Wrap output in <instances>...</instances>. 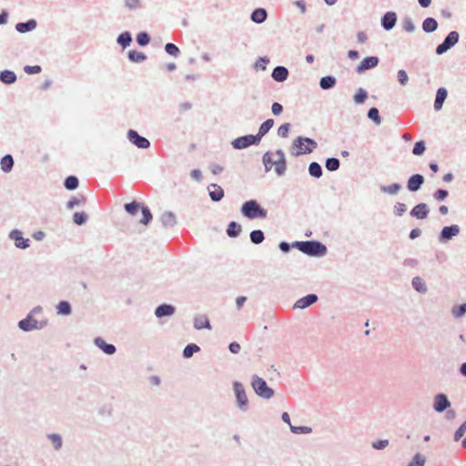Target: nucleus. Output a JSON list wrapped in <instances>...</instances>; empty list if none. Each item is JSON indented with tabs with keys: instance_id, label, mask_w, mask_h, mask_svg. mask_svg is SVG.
Masks as SVG:
<instances>
[{
	"instance_id": "f257e3e1",
	"label": "nucleus",
	"mask_w": 466,
	"mask_h": 466,
	"mask_svg": "<svg viewBox=\"0 0 466 466\" xmlns=\"http://www.w3.org/2000/svg\"><path fill=\"white\" fill-rule=\"evenodd\" d=\"M262 163L266 172L270 171L274 166L275 172L279 177H282L286 173L287 160L282 149H277L275 153L267 151L262 157Z\"/></svg>"
},
{
	"instance_id": "f03ea898",
	"label": "nucleus",
	"mask_w": 466,
	"mask_h": 466,
	"mask_svg": "<svg viewBox=\"0 0 466 466\" xmlns=\"http://www.w3.org/2000/svg\"><path fill=\"white\" fill-rule=\"evenodd\" d=\"M292 246L310 257L320 258L328 252L327 247L318 240L294 241Z\"/></svg>"
},
{
	"instance_id": "7ed1b4c3",
	"label": "nucleus",
	"mask_w": 466,
	"mask_h": 466,
	"mask_svg": "<svg viewBox=\"0 0 466 466\" xmlns=\"http://www.w3.org/2000/svg\"><path fill=\"white\" fill-rule=\"evenodd\" d=\"M318 147V143L310 137H298L291 145L290 153L294 157L310 154Z\"/></svg>"
},
{
	"instance_id": "20e7f679",
	"label": "nucleus",
	"mask_w": 466,
	"mask_h": 466,
	"mask_svg": "<svg viewBox=\"0 0 466 466\" xmlns=\"http://www.w3.org/2000/svg\"><path fill=\"white\" fill-rule=\"evenodd\" d=\"M240 211L242 215L248 219L265 218L268 215L267 209L262 208L255 199L244 202Z\"/></svg>"
},
{
	"instance_id": "39448f33",
	"label": "nucleus",
	"mask_w": 466,
	"mask_h": 466,
	"mask_svg": "<svg viewBox=\"0 0 466 466\" xmlns=\"http://www.w3.org/2000/svg\"><path fill=\"white\" fill-rule=\"evenodd\" d=\"M251 387L255 393L265 400H269L274 396V390L268 386L266 380L258 375L251 377Z\"/></svg>"
},
{
	"instance_id": "423d86ee",
	"label": "nucleus",
	"mask_w": 466,
	"mask_h": 466,
	"mask_svg": "<svg viewBox=\"0 0 466 466\" xmlns=\"http://www.w3.org/2000/svg\"><path fill=\"white\" fill-rule=\"evenodd\" d=\"M48 320L46 319L43 320H36L31 315H26V317L18 321V328L25 331L30 332L33 330H39L47 326Z\"/></svg>"
},
{
	"instance_id": "0eeeda50",
	"label": "nucleus",
	"mask_w": 466,
	"mask_h": 466,
	"mask_svg": "<svg viewBox=\"0 0 466 466\" xmlns=\"http://www.w3.org/2000/svg\"><path fill=\"white\" fill-rule=\"evenodd\" d=\"M233 390L236 397L237 407L241 411H247L248 410V399L243 384L239 381H234Z\"/></svg>"
},
{
	"instance_id": "6e6552de",
	"label": "nucleus",
	"mask_w": 466,
	"mask_h": 466,
	"mask_svg": "<svg viewBox=\"0 0 466 466\" xmlns=\"http://www.w3.org/2000/svg\"><path fill=\"white\" fill-rule=\"evenodd\" d=\"M460 39V35L457 31L450 32L444 38V41L436 47V54L438 56L443 55L451 47H453Z\"/></svg>"
},
{
	"instance_id": "1a4fd4ad",
	"label": "nucleus",
	"mask_w": 466,
	"mask_h": 466,
	"mask_svg": "<svg viewBox=\"0 0 466 466\" xmlns=\"http://www.w3.org/2000/svg\"><path fill=\"white\" fill-rule=\"evenodd\" d=\"M259 143L256 135H245L235 138L231 145L235 149H244L250 146H258Z\"/></svg>"
},
{
	"instance_id": "9d476101",
	"label": "nucleus",
	"mask_w": 466,
	"mask_h": 466,
	"mask_svg": "<svg viewBox=\"0 0 466 466\" xmlns=\"http://www.w3.org/2000/svg\"><path fill=\"white\" fill-rule=\"evenodd\" d=\"M461 228L458 225L445 226L438 236V241L445 244L460 234Z\"/></svg>"
},
{
	"instance_id": "9b49d317",
	"label": "nucleus",
	"mask_w": 466,
	"mask_h": 466,
	"mask_svg": "<svg viewBox=\"0 0 466 466\" xmlns=\"http://www.w3.org/2000/svg\"><path fill=\"white\" fill-rule=\"evenodd\" d=\"M127 138L129 142L141 149H147L150 147V142L147 138L140 136L136 130L129 129L127 131Z\"/></svg>"
},
{
	"instance_id": "f8f14e48",
	"label": "nucleus",
	"mask_w": 466,
	"mask_h": 466,
	"mask_svg": "<svg viewBox=\"0 0 466 466\" xmlns=\"http://www.w3.org/2000/svg\"><path fill=\"white\" fill-rule=\"evenodd\" d=\"M451 401L444 393H438L434 397L433 409L436 412L441 413L451 407Z\"/></svg>"
},
{
	"instance_id": "ddd939ff",
	"label": "nucleus",
	"mask_w": 466,
	"mask_h": 466,
	"mask_svg": "<svg viewBox=\"0 0 466 466\" xmlns=\"http://www.w3.org/2000/svg\"><path fill=\"white\" fill-rule=\"evenodd\" d=\"M9 238L14 240L15 246L17 248L25 249L29 247L30 240L23 237L22 231L19 229H13L9 233Z\"/></svg>"
},
{
	"instance_id": "4468645a",
	"label": "nucleus",
	"mask_w": 466,
	"mask_h": 466,
	"mask_svg": "<svg viewBox=\"0 0 466 466\" xmlns=\"http://www.w3.org/2000/svg\"><path fill=\"white\" fill-rule=\"evenodd\" d=\"M319 298L316 294L310 293L299 299L293 305V309H304L318 301Z\"/></svg>"
},
{
	"instance_id": "2eb2a0df",
	"label": "nucleus",
	"mask_w": 466,
	"mask_h": 466,
	"mask_svg": "<svg viewBox=\"0 0 466 466\" xmlns=\"http://www.w3.org/2000/svg\"><path fill=\"white\" fill-rule=\"evenodd\" d=\"M379 57L378 56H367L365 57L360 64L357 66L356 72L358 74H362L363 72L372 69L379 65Z\"/></svg>"
},
{
	"instance_id": "dca6fc26",
	"label": "nucleus",
	"mask_w": 466,
	"mask_h": 466,
	"mask_svg": "<svg viewBox=\"0 0 466 466\" xmlns=\"http://www.w3.org/2000/svg\"><path fill=\"white\" fill-rule=\"evenodd\" d=\"M429 213V206L426 203H419L411 208L410 215L416 219H425Z\"/></svg>"
},
{
	"instance_id": "f3484780",
	"label": "nucleus",
	"mask_w": 466,
	"mask_h": 466,
	"mask_svg": "<svg viewBox=\"0 0 466 466\" xmlns=\"http://www.w3.org/2000/svg\"><path fill=\"white\" fill-rule=\"evenodd\" d=\"M424 177L421 174H414L410 176L407 181V188L410 192H417L424 184Z\"/></svg>"
},
{
	"instance_id": "a211bd4d",
	"label": "nucleus",
	"mask_w": 466,
	"mask_h": 466,
	"mask_svg": "<svg viewBox=\"0 0 466 466\" xmlns=\"http://www.w3.org/2000/svg\"><path fill=\"white\" fill-rule=\"evenodd\" d=\"M397 23V14L393 11L386 12L380 20L381 26L384 30H391Z\"/></svg>"
},
{
	"instance_id": "6ab92c4d",
	"label": "nucleus",
	"mask_w": 466,
	"mask_h": 466,
	"mask_svg": "<svg viewBox=\"0 0 466 466\" xmlns=\"http://www.w3.org/2000/svg\"><path fill=\"white\" fill-rule=\"evenodd\" d=\"M94 344L106 355H113L116 351L115 345L106 342L101 337L95 338Z\"/></svg>"
},
{
	"instance_id": "aec40b11",
	"label": "nucleus",
	"mask_w": 466,
	"mask_h": 466,
	"mask_svg": "<svg viewBox=\"0 0 466 466\" xmlns=\"http://www.w3.org/2000/svg\"><path fill=\"white\" fill-rule=\"evenodd\" d=\"M208 195L212 201H220L225 195L224 189L218 184H210L208 187Z\"/></svg>"
},
{
	"instance_id": "412c9836",
	"label": "nucleus",
	"mask_w": 466,
	"mask_h": 466,
	"mask_svg": "<svg viewBox=\"0 0 466 466\" xmlns=\"http://www.w3.org/2000/svg\"><path fill=\"white\" fill-rule=\"evenodd\" d=\"M268 18V11L263 7L255 8L250 14V20L255 24H262Z\"/></svg>"
},
{
	"instance_id": "4be33fe9",
	"label": "nucleus",
	"mask_w": 466,
	"mask_h": 466,
	"mask_svg": "<svg viewBox=\"0 0 466 466\" xmlns=\"http://www.w3.org/2000/svg\"><path fill=\"white\" fill-rule=\"evenodd\" d=\"M176 311V308L170 304H161L157 307L155 310V315L157 318H164L172 316Z\"/></svg>"
},
{
	"instance_id": "5701e85b",
	"label": "nucleus",
	"mask_w": 466,
	"mask_h": 466,
	"mask_svg": "<svg viewBox=\"0 0 466 466\" xmlns=\"http://www.w3.org/2000/svg\"><path fill=\"white\" fill-rule=\"evenodd\" d=\"M288 76H289V70L287 67H285L283 66H276L271 73V77L276 82H284L285 80H287Z\"/></svg>"
},
{
	"instance_id": "b1692460",
	"label": "nucleus",
	"mask_w": 466,
	"mask_h": 466,
	"mask_svg": "<svg viewBox=\"0 0 466 466\" xmlns=\"http://www.w3.org/2000/svg\"><path fill=\"white\" fill-rule=\"evenodd\" d=\"M37 23L35 19H29L26 22H19L15 25V30L21 34L28 33L35 29Z\"/></svg>"
},
{
	"instance_id": "393cba45",
	"label": "nucleus",
	"mask_w": 466,
	"mask_h": 466,
	"mask_svg": "<svg viewBox=\"0 0 466 466\" xmlns=\"http://www.w3.org/2000/svg\"><path fill=\"white\" fill-rule=\"evenodd\" d=\"M448 96V91L445 87L438 88L436 92L435 101H434V109L439 111L441 109L444 101Z\"/></svg>"
},
{
	"instance_id": "a878e982",
	"label": "nucleus",
	"mask_w": 466,
	"mask_h": 466,
	"mask_svg": "<svg viewBox=\"0 0 466 466\" xmlns=\"http://www.w3.org/2000/svg\"><path fill=\"white\" fill-rule=\"evenodd\" d=\"M194 328L196 329H211V325L208 318L206 315H199L194 318Z\"/></svg>"
},
{
	"instance_id": "bb28decb",
	"label": "nucleus",
	"mask_w": 466,
	"mask_h": 466,
	"mask_svg": "<svg viewBox=\"0 0 466 466\" xmlns=\"http://www.w3.org/2000/svg\"><path fill=\"white\" fill-rule=\"evenodd\" d=\"M274 126V120L272 118H268L265 120L259 127L258 132L256 134V137L258 138L259 142L261 141L262 137H265L268 131L272 128Z\"/></svg>"
},
{
	"instance_id": "cd10ccee",
	"label": "nucleus",
	"mask_w": 466,
	"mask_h": 466,
	"mask_svg": "<svg viewBox=\"0 0 466 466\" xmlns=\"http://www.w3.org/2000/svg\"><path fill=\"white\" fill-rule=\"evenodd\" d=\"M17 79V76L14 71L5 69L0 72V81L5 85H12Z\"/></svg>"
},
{
	"instance_id": "c85d7f7f",
	"label": "nucleus",
	"mask_w": 466,
	"mask_h": 466,
	"mask_svg": "<svg viewBox=\"0 0 466 466\" xmlns=\"http://www.w3.org/2000/svg\"><path fill=\"white\" fill-rule=\"evenodd\" d=\"M161 223L164 227L172 228L177 224V218L173 212L165 211L160 218Z\"/></svg>"
},
{
	"instance_id": "c756f323",
	"label": "nucleus",
	"mask_w": 466,
	"mask_h": 466,
	"mask_svg": "<svg viewBox=\"0 0 466 466\" xmlns=\"http://www.w3.org/2000/svg\"><path fill=\"white\" fill-rule=\"evenodd\" d=\"M131 42H132V35L129 31H125V32L121 33L116 38L117 45H119L123 49L129 46Z\"/></svg>"
},
{
	"instance_id": "7c9ffc66",
	"label": "nucleus",
	"mask_w": 466,
	"mask_h": 466,
	"mask_svg": "<svg viewBox=\"0 0 466 466\" xmlns=\"http://www.w3.org/2000/svg\"><path fill=\"white\" fill-rule=\"evenodd\" d=\"M422 30L425 33H432L438 28V22L433 17H427L422 22Z\"/></svg>"
},
{
	"instance_id": "2f4dec72",
	"label": "nucleus",
	"mask_w": 466,
	"mask_h": 466,
	"mask_svg": "<svg viewBox=\"0 0 466 466\" xmlns=\"http://www.w3.org/2000/svg\"><path fill=\"white\" fill-rule=\"evenodd\" d=\"M1 169L5 173H8L13 169L14 158L10 154L5 155L0 160Z\"/></svg>"
},
{
	"instance_id": "473e14b6",
	"label": "nucleus",
	"mask_w": 466,
	"mask_h": 466,
	"mask_svg": "<svg viewBox=\"0 0 466 466\" xmlns=\"http://www.w3.org/2000/svg\"><path fill=\"white\" fill-rule=\"evenodd\" d=\"M337 80L333 76H326L320 78L319 86L323 90H329L336 86Z\"/></svg>"
},
{
	"instance_id": "72a5a7b5",
	"label": "nucleus",
	"mask_w": 466,
	"mask_h": 466,
	"mask_svg": "<svg viewBox=\"0 0 466 466\" xmlns=\"http://www.w3.org/2000/svg\"><path fill=\"white\" fill-rule=\"evenodd\" d=\"M56 313L62 316H68L72 313L71 304L66 300H61L56 305Z\"/></svg>"
},
{
	"instance_id": "f704fd0d",
	"label": "nucleus",
	"mask_w": 466,
	"mask_h": 466,
	"mask_svg": "<svg viewBox=\"0 0 466 466\" xmlns=\"http://www.w3.org/2000/svg\"><path fill=\"white\" fill-rule=\"evenodd\" d=\"M401 189V185L399 183H392L388 186H380V190L381 193L389 194L390 196H395Z\"/></svg>"
},
{
	"instance_id": "c9c22d12",
	"label": "nucleus",
	"mask_w": 466,
	"mask_h": 466,
	"mask_svg": "<svg viewBox=\"0 0 466 466\" xmlns=\"http://www.w3.org/2000/svg\"><path fill=\"white\" fill-rule=\"evenodd\" d=\"M241 230H242V228H241L240 224H238V222H235V221H231L228 225L227 234L230 238H237L240 235Z\"/></svg>"
},
{
	"instance_id": "e433bc0d",
	"label": "nucleus",
	"mask_w": 466,
	"mask_h": 466,
	"mask_svg": "<svg viewBox=\"0 0 466 466\" xmlns=\"http://www.w3.org/2000/svg\"><path fill=\"white\" fill-rule=\"evenodd\" d=\"M128 59L133 63H142L147 60V56L137 50H129L127 53Z\"/></svg>"
},
{
	"instance_id": "4c0bfd02",
	"label": "nucleus",
	"mask_w": 466,
	"mask_h": 466,
	"mask_svg": "<svg viewBox=\"0 0 466 466\" xmlns=\"http://www.w3.org/2000/svg\"><path fill=\"white\" fill-rule=\"evenodd\" d=\"M411 285L412 288L420 293L424 294L427 292V286L420 277H414L411 280Z\"/></svg>"
},
{
	"instance_id": "58836bf2",
	"label": "nucleus",
	"mask_w": 466,
	"mask_h": 466,
	"mask_svg": "<svg viewBox=\"0 0 466 466\" xmlns=\"http://www.w3.org/2000/svg\"><path fill=\"white\" fill-rule=\"evenodd\" d=\"M86 202V198L83 195L73 197L66 202V208L72 209L77 206H83Z\"/></svg>"
},
{
	"instance_id": "ea45409f",
	"label": "nucleus",
	"mask_w": 466,
	"mask_h": 466,
	"mask_svg": "<svg viewBox=\"0 0 466 466\" xmlns=\"http://www.w3.org/2000/svg\"><path fill=\"white\" fill-rule=\"evenodd\" d=\"M309 173L315 178H319L322 174V167L318 162H311L309 166Z\"/></svg>"
},
{
	"instance_id": "a19ab883",
	"label": "nucleus",
	"mask_w": 466,
	"mask_h": 466,
	"mask_svg": "<svg viewBox=\"0 0 466 466\" xmlns=\"http://www.w3.org/2000/svg\"><path fill=\"white\" fill-rule=\"evenodd\" d=\"M249 238L253 244L258 245L264 241L265 235L261 229H254L250 232Z\"/></svg>"
},
{
	"instance_id": "79ce46f5",
	"label": "nucleus",
	"mask_w": 466,
	"mask_h": 466,
	"mask_svg": "<svg viewBox=\"0 0 466 466\" xmlns=\"http://www.w3.org/2000/svg\"><path fill=\"white\" fill-rule=\"evenodd\" d=\"M200 351V347L195 343L187 344L183 350V358L189 359L194 353Z\"/></svg>"
},
{
	"instance_id": "37998d69",
	"label": "nucleus",
	"mask_w": 466,
	"mask_h": 466,
	"mask_svg": "<svg viewBox=\"0 0 466 466\" xmlns=\"http://www.w3.org/2000/svg\"><path fill=\"white\" fill-rule=\"evenodd\" d=\"M78 186L79 180L76 176H68L64 181V187L70 191L76 189Z\"/></svg>"
},
{
	"instance_id": "c03bdc74",
	"label": "nucleus",
	"mask_w": 466,
	"mask_h": 466,
	"mask_svg": "<svg viewBox=\"0 0 466 466\" xmlns=\"http://www.w3.org/2000/svg\"><path fill=\"white\" fill-rule=\"evenodd\" d=\"M47 439L51 441L53 447L56 451H59L63 445V440L60 434L58 433H50L47 434Z\"/></svg>"
},
{
	"instance_id": "a18cd8bd",
	"label": "nucleus",
	"mask_w": 466,
	"mask_h": 466,
	"mask_svg": "<svg viewBox=\"0 0 466 466\" xmlns=\"http://www.w3.org/2000/svg\"><path fill=\"white\" fill-rule=\"evenodd\" d=\"M340 162L337 157H329L326 159L325 167L329 171H336L339 168Z\"/></svg>"
},
{
	"instance_id": "49530a36",
	"label": "nucleus",
	"mask_w": 466,
	"mask_h": 466,
	"mask_svg": "<svg viewBox=\"0 0 466 466\" xmlns=\"http://www.w3.org/2000/svg\"><path fill=\"white\" fill-rule=\"evenodd\" d=\"M140 209H141L142 216H143L142 219L140 220V223H142L144 225H148L153 218L150 209L148 208V207L145 206L144 204L141 205Z\"/></svg>"
},
{
	"instance_id": "de8ad7c7",
	"label": "nucleus",
	"mask_w": 466,
	"mask_h": 466,
	"mask_svg": "<svg viewBox=\"0 0 466 466\" xmlns=\"http://www.w3.org/2000/svg\"><path fill=\"white\" fill-rule=\"evenodd\" d=\"M367 98L368 92L362 87H360L353 96V100L356 104H363Z\"/></svg>"
},
{
	"instance_id": "09e8293b",
	"label": "nucleus",
	"mask_w": 466,
	"mask_h": 466,
	"mask_svg": "<svg viewBox=\"0 0 466 466\" xmlns=\"http://www.w3.org/2000/svg\"><path fill=\"white\" fill-rule=\"evenodd\" d=\"M401 27L407 33H413L416 29L414 23L410 16H405L402 19Z\"/></svg>"
},
{
	"instance_id": "8fccbe9b",
	"label": "nucleus",
	"mask_w": 466,
	"mask_h": 466,
	"mask_svg": "<svg viewBox=\"0 0 466 466\" xmlns=\"http://www.w3.org/2000/svg\"><path fill=\"white\" fill-rule=\"evenodd\" d=\"M125 6L130 11H137L144 7L141 0H125Z\"/></svg>"
},
{
	"instance_id": "3c124183",
	"label": "nucleus",
	"mask_w": 466,
	"mask_h": 466,
	"mask_svg": "<svg viewBox=\"0 0 466 466\" xmlns=\"http://www.w3.org/2000/svg\"><path fill=\"white\" fill-rule=\"evenodd\" d=\"M141 203L137 201H132L130 203L125 204V210L130 215H136L137 211L141 208Z\"/></svg>"
},
{
	"instance_id": "603ef678",
	"label": "nucleus",
	"mask_w": 466,
	"mask_h": 466,
	"mask_svg": "<svg viewBox=\"0 0 466 466\" xmlns=\"http://www.w3.org/2000/svg\"><path fill=\"white\" fill-rule=\"evenodd\" d=\"M367 116L376 125H380L381 124V117L380 116V112H379L378 108H376V107L370 108L369 111H368Z\"/></svg>"
},
{
	"instance_id": "864d4df0",
	"label": "nucleus",
	"mask_w": 466,
	"mask_h": 466,
	"mask_svg": "<svg viewBox=\"0 0 466 466\" xmlns=\"http://www.w3.org/2000/svg\"><path fill=\"white\" fill-rule=\"evenodd\" d=\"M87 218H88V216L86 212H76L73 215V221L75 224H76L78 226H82V225L86 224V222L87 221Z\"/></svg>"
},
{
	"instance_id": "5fc2aeb1",
	"label": "nucleus",
	"mask_w": 466,
	"mask_h": 466,
	"mask_svg": "<svg viewBox=\"0 0 466 466\" xmlns=\"http://www.w3.org/2000/svg\"><path fill=\"white\" fill-rule=\"evenodd\" d=\"M150 35L147 33V32H140L137 35V43L140 46H146L149 44L150 42Z\"/></svg>"
},
{
	"instance_id": "6e6d98bb",
	"label": "nucleus",
	"mask_w": 466,
	"mask_h": 466,
	"mask_svg": "<svg viewBox=\"0 0 466 466\" xmlns=\"http://www.w3.org/2000/svg\"><path fill=\"white\" fill-rule=\"evenodd\" d=\"M426 461L425 457L420 453H416L408 466H424Z\"/></svg>"
},
{
	"instance_id": "4d7b16f0",
	"label": "nucleus",
	"mask_w": 466,
	"mask_h": 466,
	"mask_svg": "<svg viewBox=\"0 0 466 466\" xmlns=\"http://www.w3.org/2000/svg\"><path fill=\"white\" fill-rule=\"evenodd\" d=\"M269 63V59L267 56L259 57L254 64V68L256 70L265 71L267 68V65Z\"/></svg>"
},
{
	"instance_id": "13d9d810",
	"label": "nucleus",
	"mask_w": 466,
	"mask_h": 466,
	"mask_svg": "<svg viewBox=\"0 0 466 466\" xmlns=\"http://www.w3.org/2000/svg\"><path fill=\"white\" fill-rule=\"evenodd\" d=\"M426 150L425 142L423 140L417 141L412 148V153L415 156L422 155Z\"/></svg>"
},
{
	"instance_id": "bf43d9fd",
	"label": "nucleus",
	"mask_w": 466,
	"mask_h": 466,
	"mask_svg": "<svg viewBox=\"0 0 466 466\" xmlns=\"http://www.w3.org/2000/svg\"><path fill=\"white\" fill-rule=\"evenodd\" d=\"M291 432L295 434H309L312 432V429L308 426H293L290 425Z\"/></svg>"
},
{
	"instance_id": "052dcab7",
	"label": "nucleus",
	"mask_w": 466,
	"mask_h": 466,
	"mask_svg": "<svg viewBox=\"0 0 466 466\" xmlns=\"http://www.w3.org/2000/svg\"><path fill=\"white\" fill-rule=\"evenodd\" d=\"M165 51L172 56H178V55L180 54V50L179 48L173 43H167L165 45Z\"/></svg>"
},
{
	"instance_id": "680f3d73",
	"label": "nucleus",
	"mask_w": 466,
	"mask_h": 466,
	"mask_svg": "<svg viewBox=\"0 0 466 466\" xmlns=\"http://www.w3.org/2000/svg\"><path fill=\"white\" fill-rule=\"evenodd\" d=\"M407 211V206L401 202H396L393 206V213L396 217H401Z\"/></svg>"
},
{
	"instance_id": "e2e57ef3",
	"label": "nucleus",
	"mask_w": 466,
	"mask_h": 466,
	"mask_svg": "<svg viewBox=\"0 0 466 466\" xmlns=\"http://www.w3.org/2000/svg\"><path fill=\"white\" fill-rule=\"evenodd\" d=\"M451 313L455 318H461L466 313V303L459 306H454L451 309Z\"/></svg>"
},
{
	"instance_id": "0e129e2a",
	"label": "nucleus",
	"mask_w": 466,
	"mask_h": 466,
	"mask_svg": "<svg viewBox=\"0 0 466 466\" xmlns=\"http://www.w3.org/2000/svg\"><path fill=\"white\" fill-rule=\"evenodd\" d=\"M291 125L289 123H284L278 128V136L283 138L288 137Z\"/></svg>"
},
{
	"instance_id": "69168bd1",
	"label": "nucleus",
	"mask_w": 466,
	"mask_h": 466,
	"mask_svg": "<svg viewBox=\"0 0 466 466\" xmlns=\"http://www.w3.org/2000/svg\"><path fill=\"white\" fill-rule=\"evenodd\" d=\"M466 432V420L456 430L453 436L454 441H459Z\"/></svg>"
},
{
	"instance_id": "338daca9",
	"label": "nucleus",
	"mask_w": 466,
	"mask_h": 466,
	"mask_svg": "<svg viewBox=\"0 0 466 466\" xmlns=\"http://www.w3.org/2000/svg\"><path fill=\"white\" fill-rule=\"evenodd\" d=\"M448 196V190L442 188L437 189L433 194L434 199L439 202L443 201Z\"/></svg>"
},
{
	"instance_id": "774afa93",
	"label": "nucleus",
	"mask_w": 466,
	"mask_h": 466,
	"mask_svg": "<svg viewBox=\"0 0 466 466\" xmlns=\"http://www.w3.org/2000/svg\"><path fill=\"white\" fill-rule=\"evenodd\" d=\"M397 78H398L399 83L401 86H404L408 84L409 77H408L407 72L404 69H400L397 72Z\"/></svg>"
}]
</instances>
